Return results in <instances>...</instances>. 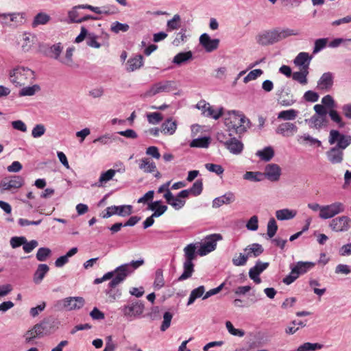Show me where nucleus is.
Listing matches in <instances>:
<instances>
[{
    "instance_id": "nucleus-1",
    "label": "nucleus",
    "mask_w": 351,
    "mask_h": 351,
    "mask_svg": "<svg viewBox=\"0 0 351 351\" xmlns=\"http://www.w3.org/2000/svg\"><path fill=\"white\" fill-rule=\"evenodd\" d=\"M298 34V31L293 29L276 27L260 32L256 36V41L261 46H269Z\"/></svg>"
},
{
    "instance_id": "nucleus-2",
    "label": "nucleus",
    "mask_w": 351,
    "mask_h": 351,
    "mask_svg": "<svg viewBox=\"0 0 351 351\" xmlns=\"http://www.w3.org/2000/svg\"><path fill=\"white\" fill-rule=\"evenodd\" d=\"M224 124L229 135L241 134L249 128L250 121L239 111L230 110L224 113Z\"/></svg>"
},
{
    "instance_id": "nucleus-3",
    "label": "nucleus",
    "mask_w": 351,
    "mask_h": 351,
    "mask_svg": "<svg viewBox=\"0 0 351 351\" xmlns=\"http://www.w3.org/2000/svg\"><path fill=\"white\" fill-rule=\"evenodd\" d=\"M144 264V260L132 261L130 263L123 264L114 269V278L109 283V287L114 288L123 282L126 278L132 274L135 269Z\"/></svg>"
},
{
    "instance_id": "nucleus-4",
    "label": "nucleus",
    "mask_w": 351,
    "mask_h": 351,
    "mask_svg": "<svg viewBox=\"0 0 351 351\" xmlns=\"http://www.w3.org/2000/svg\"><path fill=\"white\" fill-rule=\"evenodd\" d=\"M197 248V243H190L184 248V271L178 278L179 281L188 279L192 276L194 271V264L193 263V261L196 258L197 254V251H196Z\"/></svg>"
},
{
    "instance_id": "nucleus-5",
    "label": "nucleus",
    "mask_w": 351,
    "mask_h": 351,
    "mask_svg": "<svg viewBox=\"0 0 351 351\" xmlns=\"http://www.w3.org/2000/svg\"><path fill=\"white\" fill-rule=\"evenodd\" d=\"M63 47L60 43L53 45L49 49L50 57L63 65L66 66H73L74 62L73 60L74 49L73 47L68 48L64 55H61Z\"/></svg>"
},
{
    "instance_id": "nucleus-6",
    "label": "nucleus",
    "mask_w": 351,
    "mask_h": 351,
    "mask_svg": "<svg viewBox=\"0 0 351 351\" xmlns=\"http://www.w3.org/2000/svg\"><path fill=\"white\" fill-rule=\"evenodd\" d=\"M34 78L33 71L28 68L17 67L10 73V82L18 86H22L31 82Z\"/></svg>"
},
{
    "instance_id": "nucleus-7",
    "label": "nucleus",
    "mask_w": 351,
    "mask_h": 351,
    "mask_svg": "<svg viewBox=\"0 0 351 351\" xmlns=\"http://www.w3.org/2000/svg\"><path fill=\"white\" fill-rule=\"evenodd\" d=\"M322 104L328 110V114L330 120L339 128H344L346 123L343 121L340 113L335 109L336 103L332 97L330 95L324 96L322 99Z\"/></svg>"
},
{
    "instance_id": "nucleus-8",
    "label": "nucleus",
    "mask_w": 351,
    "mask_h": 351,
    "mask_svg": "<svg viewBox=\"0 0 351 351\" xmlns=\"http://www.w3.org/2000/svg\"><path fill=\"white\" fill-rule=\"evenodd\" d=\"M177 89L176 83L173 80L158 82L153 84L147 90L142 94L144 98L151 97L161 93H168Z\"/></svg>"
},
{
    "instance_id": "nucleus-9",
    "label": "nucleus",
    "mask_w": 351,
    "mask_h": 351,
    "mask_svg": "<svg viewBox=\"0 0 351 351\" xmlns=\"http://www.w3.org/2000/svg\"><path fill=\"white\" fill-rule=\"evenodd\" d=\"M85 304L82 297H68L57 302L56 306L59 310L76 311L82 308Z\"/></svg>"
},
{
    "instance_id": "nucleus-10",
    "label": "nucleus",
    "mask_w": 351,
    "mask_h": 351,
    "mask_svg": "<svg viewBox=\"0 0 351 351\" xmlns=\"http://www.w3.org/2000/svg\"><path fill=\"white\" fill-rule=\"evenodd\" d=\"M84 7V5H78L73 6L71 9H70L67 12L66 23H82L90 19H97V17L93 16L91 15H82L80 10L85 9Z\"/></svg>"
},
{
    "instance_id": "nucleus-11",
    "label": "nucleus",
    "mask_w": 351,
    "mask_h": 351,
    "mask_svg": "<svg viewBox=\"0 0 351 351\" xmlns=\"http://www.w3.org/2000/svg\"><path fill=\"white\" fill-rule=\"evenodd\" d=\"M344 204L340 202H335L331 204L323 206L321 213H319V217L322 219H331L333 217L345 211Z\"/></svg>"
},
{
    "instance_id": "nucleus-12",
    "label": "nucleus",
    "mask_w": 351,
    "mask_h": 351,
    "mask_svg": "<svg viewBox=\"0 0 351 351\" xmlns=\"http://www.w3.org/2000/svg\"><path fill=\"white\" fill-rule=\"evenodd\" d=\"M328 143L330 145L337 143L335 147L343 150L351 144V136L343 134L337 130H331L329 134Z\"/></svg>"
},
{
    "instance_id": "nucleus-13",
    "label": "nucleus",
    "mask_w": 351,
    "mask_h": 351,
    "mask_svg": "<svg viewBox=\"0 0 351 351\" xmlns=\"http://www.w3.org/2000/svg\"><path fill=\"white\" fill-rule=\"evenodd\" d=\"M144 308V304L142 302L136 300L124 305L121 308V311L124 317L135 318L142 315Z\"/></svg>"
},
{
    "instance_id": "nucleus-14",
    "label": "nucleus",
    "mask_w": 351,
    "mask_h": 351,
    "mask_svg": "<svg viewBox=\"0 0 351 351\" xmlns=\"http://www.w3.org/2000/svg\"><path fill=\"white\" fill-rule=\"evenodd\" d=\"M221 239V236L217 234L206 237L204 242L200 245L197 254L203 256L214 251L217 246V241Z\"/></svg>"
},
{
    "instance_id": "nucleus-15",
    "label": "nucleus",
    "mask_w": 351,
    "mask_h": 351,
    "mask_svg": "<svg viewBox=\"0 0 351 351\" xmlns=\"http://www.w3.org/2000/svg\"><path fill=\"white\" fill-rule=\"evenodd\" d=\"M329 227L335 232H346L351 228V219L346 215L337 217L330 221Z\"/></svg>"
},
{
    "instance_id": "nucleus-16",
    "label": "nucleus",
    "mask_w": 351,
    "mask_h": 351,
    "mask_svg": "<svg viewBox=\"0 0 351 351\" xmlns=\"http://www.w3.org/2000/svg\"><path fill=\"white\" fill-rule=\"evenodd\" d=\"M36 41V36L27 32L21 34L18 38V44L24 52L30 51Z\"/></svg>"
},
{
    "instance_id": "nucleus-17",
    "label": "nucleus",
    "mask_w": 351,
    "mask_h": 351,
    "mask_svg": "<svg viewBox=\"0 0 351 351\" xmlns=\"http://www.w3.org/2000/svg\"><path fill=\"white\" fill-rule=\"evenodd\" d=\"M132 207L130 205L112 206L106 208V213L103 215L104 218H108L113 215L125 217L132 213Z\"/></svg>"
},
{
    "instance_id": "nucleus-18",
    "label": "nucleus",
    "mask_w": 351,
    "mask_h": 351,
    "mask_svg": "<svg viewBox=\"0 0 351 351\" xmlns=\"http://www.w3.org/2000/svg\"><path fill=\"white\" fill-rule=\"evenodd\" d=\"M199 44L204 49V50L210 53L215 50H216L219 45V39L218 38H211L210 36L204 33L199 36Z\"/></svg>"
},
{
    "instance_id": "nucleus-19",
    "label": "nucleus",
    "mask_w": 351,
    "mask_h": 351,
    "mask_svg": "<svg viewBox=\"0 0 351 351\" xmlns=\"http://www.w3.org/2000/svg\"><path fill=\"white\" fill-rule=\"evenodd\" d=\"M276 132L283 137H291L298 132V127L293 123L286 121L278 125Z\"/></svg>"
},
{
    "instance_id": "nucleus-20",
    "label": "nucleus",
    "mask_w": 351,
    "mask_h": 351,
    "mask_svg": "<svg viewBox=\"0 0 351 351\" xmlns=\"http://www.w3.org/2000/svg\"><path fill=\"white\" fill-rule=\"evenodd\" d=\"M269 266L268 263H263L260 261L256 263V265L249 271V277L256 284L261 282L259 275L265 270Z\"/></svg>"
},
{
    "instance_id": "nucleus-21",
    "label": "nucleus",
    "mask_w": 351,
    "mask_h": 351,
    "mask_svg": "<svg viewBox=\"0 0 351 351\" xmlns=\"http://www.w3.org/2000/svg\"><path fill=\"white\" fill-rule=\"evenodd\" d=\"M23 180L21 177H14V179H5L0 184V193H3L5 191H13L20 188L23 184Z\"/></svg>"
},
{
    "instance_id": "nucleus-22",
    "label": "nucleus",
    "mask_w": 351,
    "mask_h": 351,
    "mask_svg": "<svg viewBox=\"0 0 351 351\" xmlns=\"http://www.w3.org/2000/svg\"><path fill=\"white\" fill-rule=\"evenodd\" d=\"M102 35L104 36V40L102 43H100L98 41L99 36L94 33L90 32L88 38L86 40V45L88 47L95 49H99L101 46H108L109 35L108 34L104 32L102 33Z\"/></svg>"
},
{
    "instance_id": "nucleus-23",
    "label": "nucleus",
    "mask_w": 351,
    "mask_h": 351,
    "mask_svg": "<svg viewBox=\"0 0 351 351\" xmlns=\"http://www.w3.org/2000/svg\"><path fill=\"white\" fill-rule=\"evenodd\" d=\"M334 75L330 72L324 73L317 83V87L319 90H329L333 86Z\"/></svg>"
},
{
    "instance_id": "nucleus-24",
    "label": "nucleus",
    "mask_w": 351,
    "mask_h": 351,
    "mask_svg": "<svg viewBox=\"0 0 351 351\" xmlns=\"http://www.w3.org/2000/svg\"><path fill=\"white\" fill-rule=\"evenodd\" d=\"M311 59V56L308 53L300 52L293 60V63L295 66L300 67L301 69L308 70Z\"/></svg>"
},
{
    "instance_id": "nucleus-25",
    "label": "nucleus",
    "mask_w": 351,
    "mask_h": 351,
    "mask_svg": "<svg viewBox=\"0 0 351 351\" xmlns=\"http://www.w3.org/2000/svg\"><path fill=\"white\" fill-rule=\"evenodd\" d=\"M178 123L173 118H168L161 125V132L165 135H173L177 130Z\"/></svg>"
},
{
    "instance_id": "nucleus-26",
    "label": "nucleus",
    "mask_w": 351,
    "mask_h": 351,
    "mask_svg": "<svg viewBox=\"0 0 351 351\" xmlns=\"http://www.w3.org/2000/svg\"><path fill=\"white\" fill-rule=\"evenodd\" d=\"M234 201V195L232 193H227L223 195L216 197L213 201L212 206L217 208L223 204H230Z\"/></svg>"
},
{
    "instance_id": "nucleus-27",
    "label": "nucleus",
    "mask_w": 351,
    "mask_h": 351,
    "mask_svg": "<svg viewBox=\"0 0 351 351\" xmlns=\"http://www.w3.org/2000/svg\"><path fill=\"white\" fill-rule=\"evenodd\" d=\"M227 149L233 154H240L243 149V143L235 138H231L228 142H226Z\"/></svg>"
},
{
    "instance_id": "nucleus-28",
    "label": "nucleus",
    "mask_w": 351,
    "mask_h": 351,
    "mask_svg": "<svg viewBox=\"0 0 351 351\" xmlns=\"http://www.w3.org/2000/svg\"><path fill=\"white\" fill-rule=\"evenodd\" d=\"M326 155L328 160L333 164L340 163L343 160V149L335 147L331 148Z\"/></svg>"
},
{
    "instance_id": "nucleus-29",
    "label": "nucleus",
    "mask_w": 351,
    "mask_h": 351,
    "mask_svg": "<svg viewBox=\"0 0 351 351\" xmlns=\"http://www.w3.org/2000/svg\"><path fill=\"white\" fill-rule=\"evenodd\" d=\"M164 197L166 199L167 202L176 210L182 208L185 204L184 200H182L178 197H174L171 192L165 193Z\"/></svg>"
},
{
    "instance_id": "nucleus-30",
    "label": "nucleus",
    "mask_w": 351,
    "mask_h": 351,
    "mask_svg": "<svg viewBox=\"0 0 351 351\" xmlns=\"http://www.w3.org/2000/svg\"><path fill=\"white\" fill-rule=\"evenodd\" d=\"M36 325L42 337L53 332L57 328L55 322L51 321H43Z\"/></svg>"
},
{
    "instance_id": "nucleus-31",
    "label": "nucleus",
    "mask_w": 351,
    "mask_h": 351,
    "mask_svg": "<svg viewBox=\"0 0 351 351\" xmlns=\"http://www.w3.org/2000/svg\"><path fill=\"white\" fill-rule=\"evenodd\" d=\"M126 70L129 72L140 69L143 65V58L141 55H137L130 58L127 62Z\"/></svg>"
},
{
    "instance_id": "nucleus-32",
    "label": "nucleus",
    "mask_w": 351,
    "mask_h": 351,
    "mask_svg": "<svg viewBox=\"0 0 351 351\" xmlns=\"http://www.w3.org/2000/svg\"><path fill=\"white\" fill-rule=\"evenodd\" d=\"M40 337L42 336L36 324L23 335L25 344H32L36 338Z\"/></svg>"
},
{
    "instance_id": "nucleus-33",
    "label": "nucleus",
    "mask_w": 351,
    "mask_h": 351,
    "mask_svg": "<svg viewBox=\"0 0 351 351\" xmlns=\"http://www.w3.org/2000/svg\"><path fill=\"white\" fill-rule=\"evenodd\" d=\"M315 265V263L313 262H303L299 261L296 263V265L292 267L293 269L295 271L298 276L300 275L304 274L306 273L308 270L312 269Z\"/></svg>"
},
{
    "instance_id": "nucleus-34",
    "label": "nucleus",
    "mask_w": 351,
    "mask_h": 351,
    "mask_svg": "<svg viewBox=\"0 0 351 351\" xmlns=\"http://www.w3.org/2000/svg\"><path fill=\"white\" fill-rule=\"evenodd\" d=\"M49 267L46 264H40L34 275V282L40 284L43 280L45 274L49 271Z\"/></svg>"
},
{
    "instance_id": "nucleus-35",
    "label": "nucleus",
    "mask_w": 351,
    "mask_h": 351,
    "mask_svg": "<svg viewBox=\"0 0 351 351\" xmlns=\"http://www.w3.org/2000/svg\"><path fill=\"white\" fill-rule=\"evenodd\" d=\"M139 168L146 173H152L156 171L155 164L149 158H143L139 161Z\"/></svg>"
},
{
    "instance_id": "nucleus-36",
    "label": "nucleus",
    "mask_w": 351,
    "mask_h": 351,
    "mask_svg": "<svg viewBox=\"0 0 351 351\" xmlns=\"http://www.w3.org/2000/svg\"><path fill=\"white\" fill-rule=\"evenodd\" d=\"M296 215V210H289L288 208L278 210L276 212V218L280 221L293 219Z\"/></svg>"
},
{
    "instance_id": "nucleus-37",
    "label": "nucleus",
    "mask_w": 351,
    "mask_h": 351,
    "mask_svg": "<svg viewBox=\"0 0 351 351\" xmlns=\"http://www.w3.org/2000/svg\"><path fill=\"white\" fill-rule=\"evenodd\" d=\"M308 70L301 69L300 71L293 72L292 74V78L293 80L298 82L301 85L305 86L308 84Z\"/></svg>"
},
{
    "instance_id": "nucleus-38",
    "label": "nucleus",
    "mask_w": 351,
    "mask_h": 351,
    "mask_svg": "<svg viewBox=\"0 0 351 351\" xmlns=\"http://www.w3.org/2000/svg\"><path fill=\"white\" fill-rule=\"evenodd\" d=\"M298 112L294 109L282 110L278 114L277 118L283 121H293L296 119Z\"/></svg>"
},
{
    "instance_id": "nucleus-39",
    "label": "nucleus",
    "mask_w": 351,
    "mask_h": 351,
    "mask_svg": "<svg viewBox=\"0 0 351 351\" xmlns=\"http://www.w3.org/2000/svg\"><path fill=\"white\" fill-rule=\"evenodd\" d=\"M2 16L3 18H9L10 24H21L23 23L25 19L24 14L21 12H12V13H3Z\"/></svg>"
},
{
    "instance_id": "nucleus-40",
    "label": "nucleus",
    "mask_w": 351,
    "mask_h": 351,
    "mask_svg": "<svg viewBox=\"0 0 351 351\" xmlns=\"http://www.w3.org/2000/svg\"><path fill=\"white\" fill-rule=\"evenodd\" d=\"M256 156L262 160L269 161L274 157V151L271 147H266L263 149L258 150Z\"/></svg>"
},
{
    "instance_id": "nucleus-41",
    "label": "nucleus",
    "mask_w": 351,
    "mask_h": 351,
    "mask_svg": "<svg viewBox=\"0 0 351 351\" xmlns=\"http://www.w3.org/2000/svg\"><path fill=\"white\" fill-rule=\"evenodd\" d=\"M50 20L51 17L49 14L45 12H39L34 16L32 25L33 27H36L38 25L47 24Z\"/></svg>"
},
{
    "instance_id": "nucleus-42",
    "label": "nucleus",
    "mask_w": 351,
    "mask_h": 351,
    "mask_svg": "<svg viewBox=\"0 0 351 351\" xmlns=\"http://www.w3.org/2000/svg\"><path fill=\"white\" fill-rule=\"evenodd\" d=\"M192 58L193 54L191 51L186 52H180L174 56L172 62L177 65H181L182 64H184L191 60Z\"/></svg>"
},
{
    "instance_id": "nucleus-43",
    "label": "nucleus",
    "mask_w": 351,
    "mask_h": 351,
    "mask_svg": "<svg viewBox=\"0 0 351 351\" xmlns=\"http://www.w3.org/2000/svg\"><path fill=\"white\" fill-rule=\"evenodd\" d=\"M298 141L299 143L304 145H314L315 144H317L318 146L321 145V142L312 137L308 134H304L302 135H300L298 138Z\"/></svg>"
},
{
    "instance_id": "nucleus-44",
    "label": "nucleus",
    "mask_w": 351,
    "mask_h": 351,
    "mask_svg": "<svg viewBox=\"0 0 351 351\" xmlns=\"http://www.w3.org/2000/svg\"><path fill=\"white\" fill-rule=\"evenodd\" d=\"M244 251L246 254H249V257L252 256L257 257L263 252V248L262 245L258 243H253L247 246L244 249Z\"/></svg>"
},
{
    "instance_id": "nucleus-45",
    "label": "nucleus",
    "mask_w": 351,
    "mask_h": 351,
    "mask_svg": "<svg viewBox=\"0 0 351 351\" xmlns=\"http://www.w3.org/2000/svg\"><path fill=\"white\" fill-rule=\"evenodd\" d=\"M149 209L154 211L152 217H158L167 210V207L165 205H160V201H156L149 205Z\"/></svg>"
},
{
    "instance_id": "nucleus-46",
    "label": "nucleus",
    "mask_w": 351,
    "mask_h": 351,
    "mask_svg": "<svg viewBox=\"0 0 351 351\" xmlns=\"http://www.w3.org/2000/svg\"><path fill=\"white\" fill-rule=\"evenodd\" d=\"M40 90L38 84H34L32 86H25L19 90V95L20 97L33 96Z\"/></svg>"
},
{
    "instance_id": "nucleus-47",
    "label": "nucleus",
    "mask_w": 351,
    "mask_h": 351,
    "mask_svg": "<svg viewBox=\"0 0 351 351\" xmlns=\"http://www.w3.org/2000/svg\"><path fill=\"white\" fill-rule=\"evenodd\" d=\"M323 348V345L319 343L306 342L301 344L295 351H316Z\"/></svg>"
},
{
    "instance_id": "nucleus-48",
    "label": "nucleus",
    "mask_w": 351,
    "mask_h": 351,
    "mask_svg": "<svg viewBox=\"0 0 351 351\" xmlns=\"http://www.w3.org/2000/svg\"><path fill=\"white\" fill-rule=\"evenodd\" d=\"M210 138L209 137H202L193 139L190 143V146L191 147H200V148H207L210 144Z\"/></svg>"
},
{
    "instance_id": "nucleus-49",
    "label": "nucleus",
    "mask_w": 351,
    "mask_h": 351,
    "mask_svg": "<svg viewBox=\"0 0 351 351\" xmlns=\"http://www.w3.org/2000/svg\"><path fill=\"white\" fill-rule=\"evenodd\" d=\"M205 292V288L204 286H199L197 288L193 289L190 294L187 305H191L197 298L202 297Z\"/></svg>"
},
{
    "instance_id": "nucleus-50",
    "label": "nucleus",
    "mask_w": 351,
    "mask_h": 351,
    "mask_svg": "<svg viewBox=\"0 0 351 351\" xmlns=\"http://www.w3.org/2000/svg\"><path fill=\"white\" fill-rule=\"evenodd\" d=\"M206 117H210L215 120L219 119L223 114V108L222 107L215 108L210 104L209 108L207 109Z\"/></svg>"
},
{
    "instance_id": "nucleus-51",
    "label": "nucleus",
    "mask_w": 351,
    "mask_h": 351,
    "mask_svg": "<svg viewBox=\"0 0 351 351\" xmlns=\"http://www.w3.org/2000/svg\"><path fill=\"white\" fill-rule=\"evenodd\" d=\"M130 26L127 23H121L119 21L113 22L110 25V31L114 34L126 32L129 30Z\"/></svg>"
},
{
    "instance_id": "nucleus-52",
    "label": "nucleus",
    "mask_w": 351,
    "mask_h": 351,
    "mask_svg": "<svg viewBox=\"0 0 351 351\" xmlns=\"http://www.w3.org/2000/svg\"><path fill=\"white\" fill-rule=\"evenodd\" d=\"M281 169L276 164H269L265 169L264 176H280Z\"/></svg>"
},
{
    "instance_id": "nucleus-53",
    "label": "nucleus",
    "mask_w": 351,
    "mask_h": 351,
    "mask_svg": "<svg viewBox=\"0 0 351 351\" xmlns=\"http://www.w3.org/2000/svg\"><path fill=\"white\" fill-rule=\"evenodd\" d=\"M165 285L162 270L158 269L155 273L154 286L155 289H160Z\"/></svg>"
},
{
    "instance_id": "nucleus-54",
    "label": "nucleus",
    "mask_w": 351,
    "mask_h": 351,
    "mask_svg": "<svg viewBox=\"0 0 351 351\" xmlns=\"http://www.w3.org/2000/svg\"><path fill=\"white\" fill-rule=\"evenodd\" d=\"M248 258L249 254L240 253L238 256L235 255L232 261L235 266H243L246 264Z\"/></svg>"
},
{
    "instance_id": "nucleus-55",
    "label": "nucleus",
    "mask_w": 351,
    "mask_h": 351,
    "mask_svg": "<svg viewBox=\"0 0 351 351\" xmlns=\"http://www.w3.org/2000/svg\"><path fill=\"white\" fill-rule=\"evenodd\" d=\"M51 251L48 247H40L36 253V258L38 261H45L47 258L51 255Z\"/></svg>"
},
{
    "instance_id": "nucleus-56",
    "label": "nucleus",
    "mask_w": 351,
    "mask_h": 351,
    "mask_svg": "<svg viewBox=\"0 0 351 351\" xmlns=\"http://www.w3.org/2000/svg\"><path fill=\"white\" fill-rule=\"evenodd\" d=\"M45 132L46 128L43 124H36L32 128V136L34 138H38L43 136Z\"/></svg>"
},
{
    "instance_id": "nucleus-57",
    "label": "nucleus",
    "mask_w": 351,
    "mask_h": 351,
    "mask_svg": "<svg viewBox=\"0 0 351 351\" xmlns=\"http://www.w3.org/2000/svg\"><path fill=\"white\" fill-rule=\"evenodd\" d=\"M278 230V226L276 220L274 218H271L267 226V234L269 238H272L276 233Z\"/></svg>"
},
{
    "instance_id": "nucleus-58",
    "label": "nucleus",
    "mask_w": 351,
    "mask_h": 351,
    "mask_svg": "<svg viewBox=\"0 0 351 351\" xmlns=\"http://www.w3.org/2000/svg\"><path fill=\"white\" fill-rule=\"evenodd\" d=\"M226 327L228 332L230 334H231L232 335L241 337H243L245 335V332L243 330L234 328L232 324L230 321H227L226 322Z\"/></svg>"
},
{
    "instance_id": "nucleus-59",
    "label": "nucleus",
    "mask_w": 351,
    "mask_h": 351,
    "mask_svg": "<svg viewBox=\"0 0 351 351\" xmlns=\"http://www.w3.org/2000/svg\"><path fill=\"white\" fill-rule=\"evenodd\" d=\"M180 16L178 14H175L172 19L167 21V29L174 30L180 27Z\"/></svg>"
},
{
    "instance_id": "nucleus-60",
    "label": "nucleus",
    "mask_w": 351,
    "mask_h": 351,
    "mask_svg": "<svg viewBox=\"0 0 351 351\" xmlns=\"http://www.w3.org/2000/svg\"><path fill=\"white\" fill-rule=\"evenodd\" d=\"M114 167L116 169H110L104 173H102L101 176H114L116 173H123L125 171L124 166L122 163L117 164Z\"/></svg>"
},
{
    "instance_id": "nucleus-61",
    "label": "nucleus",
    "mask_w": 351,
    "mask_h": 351,
    "mask_svg": "<svg viewBox=\"0 0 351 351\" xmlns=\"http://www.w3.org/2000/svg\"><path fill=\"white\" fill-rule=\"evenodd\" d=\"M263 73L261 69H257L251 71L243 79L244 83L247 84L252 80H256Z\"/></svg>"
},
{
    "instance_id": "nucleus-62",
    "label": "nucleus",
    "mask_w": 351,
    "mask_h": 351,
    "mask_svg": "<svg viewBox=\"0 0 351 351\" xmlns=\"http://www.w3.org/2000/svg\"><path fill=\"white\" fill-rule=\"evenodd\" d=\"M173 315L169 312H165L163 315V321L160 326L161 331H165L171 325Z\"/></svg>"
},
{
    "instance_id": "nucleus-63",
    "label": "nucleus",
    "mask_w": 351,
    "mask_h": 351,
    "mask_svg": "<svg viewBox=\"0 0 351 351\" xmlns=\"http://www.w3.org/2000/svg\"><path fill=\"white\" fill-rule=\"evenodd\" d=\"M205 168L211 173H214L217 175L222 174L223 173V168L222 166L216 164L207 163L205 165Z\"/></svg>"
},
{
    "instance_id": "nucleus-64",
    "label": "nucleus",
    "mask_w": 351,
    "mask_h": 351,
    "mask_svg": "<svg viewBox=\"0 0 351 351\" xmlns=\"http://www.w3.org/2000/svg\"><path fill=\"white\" fill-rule=\"evenodd\" d=\"M328 38H319L315 41L313 53H317L323 49L327 45Z\"/></svg>"
}]
</instances>
